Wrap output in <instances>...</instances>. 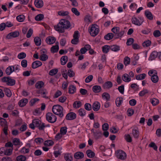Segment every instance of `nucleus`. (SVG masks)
<instances>
[{"instance_id":"obj_1","label":"nucleus","mask_w":161,"mask_h":161,"mask_svg":"<svg viewBox=\"0 0 161 161\" xmlns=\"http://www.w3.org/2000/svg\"><path fill=\"white\" fill-rule=\"evenodd\" d=\"M70 26L71 24L69 21L62 19L57 25L54 26V27L56 31L60 33H63L65 29H68Z\"/></svg>"},{"instance_id":"obj_2","label":"nucleus","mask_w":161,"mask_h":161,"mask_svg":"<svg viewBox=\"0 0 161 161\" xmlns=\"http://www.w3.org/2000/svg\"><path fill=\"white\" fill-rule=\"evenodd\" d=\"M52 110L53 113L55 114L59 115L61 118L63 116V108L60 105H54L52 108Z\"/></svg>"},{"instance_id":"obj_3","label":"nucleus","mask_w":161,"mask_h":161,"mask_svg":"<svg viewBox=\"0 0 161 161\" xmlns=\"http://www.w3.org/2000/svg\"><path fill=\"white\" fill-rule=\"evenodd\" d=\"M99 31L98 26L95 24L92 25L89 29L90 35L93 36H96L98 34Z\"/></svg>"},{"instance_id":"obj_4","label":"nucleus","mask_w":161,"mask_h":161,"mask_svg":"<svg viewBox=\"0 0 161 161\" xmlns=\"http://www.w3.org/2000/svg\"><path fill=\"white\" fill-rule=\"evenodd\" d=\"M1 80L3 82L6 83L7 84L8 86H13L15 83V80L9 77H3Z\"/></svg>"},{"instance_id":"obj_5","label":"nucleus","mask_w":161,"mask_h":161,"mask_svg":"<svg viewBox=\"0 0 161 161\" xmlns=\"http://www.w3.org/2000/svg\"><path fill=\"white\" fill-rule=\"evenodd\" d=\"M117 158L120 160H124L126 158V154L125 152L121 150H117L116 152Z\"/></svg>"},{"instance_id":"obj_6","label":"nucleus","mask_w":161,"mask_h":161,"mask_svg":"<svg viewBox=\"0 0 161 161\" xmlns=\"http://www.w3.org/2000/svg\"><path fill=\"white\" fill-rule=\"evenodd\" d=\"M47 121L51 123H54L56 121L57 118L55 115L51 113H48L46 115Z\"/></svg>"},{"instance_id":"obj_7","label":"nucleus","mask_w":161,"mask_h":161,"mask_svg":"<svg viewBox=\"0 0 161 161\" xmlns=\"http://www.w3.org/2000/svg\"><path fill=\"white\" fill-rule=\"evenodd\" d=\"M132 23L137 25H140L143 22V19L141 17H138V19H137L135 17L133 18L132 19Z\"/></svg>"},{"instance_id":"obj_8","label":"nucleus","mask_w":161,"mask_h":161,"mask_svg":"<svg viewBox=\"0 0 161 161\" xmlns=\"http://www.w3.org/2000/svg\"><path fill=\"white\" fill-rule=\"evenodd\" d=\"M76 117V114L73 112H70L67 114L66 116V118L67 120H73L75 119Z\"/></svg>"},{"instance_id":"obj_9","label":"nucleus","mask_w":161,"mask_h":161,"mask_svg":"<svg viewBox=\"0 0 161 161\" xmlns=\"http://www.w3.org/2000/svg\"><path fill=\"white\" fill-rule=\"evenodd\" d=\"M19 33L18 31L12 32L8 34L7 36L8 39H10L12 37H16L19 36Z\"/></svg>"},{"instance_id":"obj_10","label":"nucleus","mask_w":161,"mask_h":161,"mask_svg":"<svg viewBox=\"0 0 161 161\" xmlns=\"http://www.w3.org/2000/svg\"><path fill=\"white\" fill-rule=\"evenodd\" d=\"M46 41L48 44H51L55 42L56 38L54 37L50 36L46 38Z\"/></svg>"},{"instance_id":"obj_11","label":"nucleus","mask_w":161,"mask_h":161,"mask_svg":"<svg viewBox=\"0 0 161 161\" xmlns=\"http://www.w3.org/2000/svg\"><path fill=\"white\" fill-rule=\"evenodd\" d=\"M132 134L135 138H138L140 134L138 129L136 128V129H133L132 130Z\"/></svg>"},{"instance_id":"obj_12","label":"nucleus","mask_w":161,"mask_h":161,"mask_svg":"<svg viewBox=\"0 0 161 161\" xmlns=\"http://www.w3.org/2000/svg\"><path fill=\"white\" fill-rule=\"evenodd\" d=\"M42 64V63L41 61L38 60L32 63V67L33 69H35L41 66Z\"/></svg>"},{"instance_id":"obj_13","label":"nucleus","mask_w":161,"mask_h":161,"mask_svg":"<svg viewBox=\"0 0 161 161\" xmlns=\"http://www.w3.org/2000/svg\"><path fill=\"white\" fill-rule=\"evenodd\" d=\"M34 4L38 8H41L43 6V2L42 0H35Z\"/></svg>"},{"instance_id":"obj_14","label":"nucleus","mask_w":161,"mask_h":161,"mask_svg":"<svg viewBox=\"0 0 161 161\" xmlns=\"http://www.w3.org/2000/svg\"><path fill=\"white\" fill-rule=\"evenodd\" d=\"M100 108V104L97 102H95L92 105L93 109L95 111L99 110Z\"/></svg>"},{"instance_id":"obj_15","label":"nucleus","mask_w":161,"mask_h":161,"mask_svg":"<svg viewBox=\"0 0 161 161\" xmlns=\"http://www.w3.org/2000/svg\"><path fill=\"white\" fill-rule=\"evenodd\" d=\"M74 157L76 159H81L84 157V155L81 152H77L75 154Z\"/></svg>"},{"instance_id":"obj_16","label":"nucleus","mask_w":161,"mask_h":161,"mask_svg":"<svg viewBox=\"0 0 161 161\" xmlns=\"http://www.w3.org/2000/svg\"><path fill=\"white\" fill-rule=\"evenodd\" d=\"M151 79L152 81L154 83H156L158 82V77L156 72H154V74L152 76Z\"/></svg>"},{"instance_id":"obj_17","label":"nucleus","mask_w":161,"mask_h":161,"mask_svg":"<svg viewBox=\"0 0 161 161\" xmlns=\"http://www.w3.org/2000/svg\"><path fill=\"white\" fill-rule=\"evenodd\" d=\"M28 102V100L27 99H22L19 102L18 104L20 106L23 107L26 105Z\"/></svg>"},{"instance_id":"obj_18","label":"nucleus","mask_w":161,"mask_h":161,"mask_svg":"<svg viewBox=\"0 0 161 161\" xmlns=\"http://www.w3.org/2000/svg\"><path fill=\"white\" fill-rule=\"evenodd\" d=\"M76 91L75 86L73 85H70L69 87V93L70 94H73Z\"/></svg>"},{"instance_id":"obj_19","label":"nucleus","mask_w":161,"mask_h":161,"mask_svg":"<svg viewBox=\"0 0 161 161\" xmlns=\"http://www.w3.org/2000/svg\"><path fill=\"white\" fill-rule=\"evenodd\" d=\"M145 14L147 18L150 20L153 19V15L148 10H146L145 12Z\"/></svg>"},{"instance_id":"obj_20","label":"nucleus","mask_w":161,"mask_h":161,"mask_svg":"<svg viewBox=\"0 0 161 161\" xmlns=\"http://www.w3.org/2000/svg\"><path fill=\"white\" fill-rule=\"evenodd\" d=\"M158 56V53L156 51L153 52L151 54L149 58V60H153L154 59Z\"/></svg>"},{"instance_id":"obj_21","label":"nucleus","mask_w":161,"mask_h":161,"mask_svg":"<svg viewBox=\"0 0 161 161\" xmlns=\"http://www.w3.org/2000/svg\"><path fill=\"white\" fill-rule=\"evenodd\" d=\"M110 47V49L114 52H117L120 50L119 46L116 45L111 46Z\"/></svg>"},{"instance_id":"obj_22","label":"nucleus","mask_w":161,"mask_h":161,"mask_svg":"<svg viewBox=\"0 0 161 161\" xmlns=\"http://www.w3.org/2000/svg\"><path fill=\"white\" fill-rule=\"evenodd\" d=\"M13 149L12 148H6L4 147V154L5 155L10 156L12 153Z\"/></svg>"},{"instance_id":"obj_23","label":"nucleus","mask_w":161,"mask_h":161,"mask_svg":"<svg viewBox=\"0 0 161 161\" xmlns=\"http://www.w3.org/2000/svg\"><path fill=\"white\" fill-rule=\"evenodd\" d=\"M129 75L125 74H124L122 76L123 80L125 82H129L131 80V78L128 77Z\"/></svg>"},{"instance_id":"obj_24","label":"nucleus","mask_w":161,"mask_h":161,"mask_svg":"<svg viewBox=\"0 0 161 161\" xmlns=\"http://www.w3.org/2000/svg\"><path fill=\"white\" fill-rule=\"evenodd\" d=\"M92 90L94 92L98 93L101 92V88L100 86L96 85L93 87Z\"/></svg>"},{"instance_id":"obj_25","label":"nucleus","mask_w":161,"mask_h":161,"mask_svg":"<svg viewBox=\"0 0 161 161\" xmlns=\"http://www.w3.org/2000/svg\"><path fill=\"white\" fill-rule=\"evenodd\" d=\"M86 153L87 156L90 158H92L94 157L95 154L91 150H88L86 151Z\"/></svg>"},{"instance_id":"obj_26","label":"nucleus","mask_w":161,"mask_h":161,"mask_svg":"<svg viewBox=\"0 0 161 161\" xmlns=\"http://www.w3.org/2000/svg\"><path fill=\"white\" fill-rule=\"evenodd\" d=\"M34 42L37 46H39L41 44V38L39 37H36L34 39Z\"/></svg>"},{"instance_id":"obj_27","label":"nucleus","mask_w":161,"mask_h":161,"mask_svg":"<svg viewBox=\"0 0 161 161\" xmlns=\"http://www.w3.org/2000/svg\"><path fill=\"white\" fill-rule=\"evenodd\" d=\"M123 101V98L122 97H117L115 101L116 105L117 107H119Z\"/></svg>"},{"instance_id":"obj_28","label":"nucleus","mask_w":161,"mask_h":161,"mask_svg":"<svg viewBox=\"0 0 161 161\" xmlns=\"http://www.w3.org/2000/svg\"><path fill=\"white\" fill-rule=\"evenodd\" d=\"M57 44L55 46H53L51 48V52L53 53L57 52L59 49V47L58 46V42L56 43Z\"/></svg>"},{"instance_id":"obj_29","label":"nucleus","mask_w":161,"mask_h":161,"mask_svg":"<svg viewBox=\"0 0 161 161\" xmlns=\"http://www.w3.org/2000/svg\"><path fill=\"white\" fill-rule=\"evenodd\" d=\"M0 125L4 127L8 126L7 122L5 119L2 118H0Z\"/></svg>"},{"instance_id":"obj_30","label":"nucleus","mask_w":161,"mask_h":161,"mask_svg":"<svg viewBox=\"0 0 161 161\" xmlns=\"http://www.w3.org/2000/svg\"><path fill=\"white\" fill-rule=\"evenodd\" d=\"M68 61V57L66 56H64L62 57L61 58V64L62 65H65Z\"/></svg>"},{"instance_id":"obj_31","label":"nucleus","mask_w":161,"mask_h":161,"mask_svg":"<svg viewBox=\"0 0 161 161\" xmlns=\"http://www.w3.org/2000/svg\"><path fill=\"white\" fill-rule=\"evenodd\" d=\"M44 82L42 81H39L35 84V87L36 88L40 89L42 88L44 86Z\"/></svg>"},{"instance_id":"obj_32","label":"nucleus","mask_w":161,"mask_h":161,"mask_svg":"<svg viewBox=\"0 0 161 161\" xmlns=\"http://www.w3.org/2000/svg\"><path fill=\"white\" fill-rule=\"evenodd\" d=\"M110 46L108 45H105L102 47V50L103 53H107L109 49H110Z\"/></svg>"},{"instance_id":"obj_33","label":"nucleus","mask_w":161,"mask_h":161,"mask_svg":"<svg viewBox=\"0 0 161 161\" xmlns=\"http://www.w3.org/2000/svg\"><path fill=\"white\" fill-rule=\"evenodd\" d=\"M81 103L80 101H75L73 104V107L75 108H77L81 106Z\"/></svg>"},{"instance_id":"obj_34","label":"nucleus","mask_w":161,"mask_h":161,"mask_svg":"<svg viewBox=\"0 0 161 161\" xmlns=\"http://www.w3.org/2000/svg\"><path fill=\"white\" fill-rule=\"evenodd\" d=\"M113 86V84L111 81H107L106 82L104 85V88L109 89L111 88Z\"/></svg>"},{"instance_id":"obj_35","label":"nucleus","mask_w":161,"mask_h":161,"mask_svg":"<svg viewBox=\"0 0 161 161\" xmlns=\"http://www.w3.org/2000/svg\"><path fill=\"white\" fill-rule=\"evenodd\" d=\"M44 18V15L40 14L36 16L35 18V19L36 21H41Z\"/></svg>"},{"instance_id":"obj_36","label":"nucleus","mask_w":161,"mask_h":161,"mask_svg":"<svg viewBox=\"0 0 161 161\" xmlns=\"http://www.w3.org/2000/svg\"><path fill=\"white\" fill-rule=\"evenodd\" d=\"M119 28L118 27H114L112 28V31L115 34L114 36L115 37L117 35V33L119 32Z\"/></svg>"},{"instance_id":"obj_37","label":"nucleus","mask_w":161,"mask_h":161,"mask_svg":"<svg viewBox=\"0 0 161 161\" xmlns=\"http://www.w3.org/2000/svg\"><path fill=\"white\" fill-rule=\"evenodd\" d=\"M93 135L96 139H98L100 137L102 133L101 132L99 131H93Z\"/></svg>"},{"instance_id":"obj_38","label":"nucleus","mask_w":161,"mask_h":161,"mask_svg":"<svg viewBox=\"0 0 161 161\" xmlns=\"http://www.w3.org/2000/svg\"><path fill=\"white\" fill-rule=\"evenodd\" d=\"M146 75L145 74H142L136 76V79L137 80H141L144 79L146 77Z\"/></svg>"},{"instance_id":"obj_39","label":"nucleus","mask_w":161,"mask_h":161,"mask_svg":"<svg viewBox=\"0 0 161 161\" xmlns=\"http://www.w3.org/2000/svg\"><path fill=\"white\" fill-rule=\"evenodd\" d=\"M114 36V34L112 33H109L104 36V38L106 40H110Z\"/></svg>"},{"instance_id":"obj_40","label":"nucleus","mask_w":161,"mask_h":161,"mask_svg":"<svg viewBox=\"0 0 161 161\" xmlns=\"http://www.w3.org/2000/svg\"><path fill=\"white\" fill-rule=\"evenodd\" d=\"M64 158L66 161H72L73 158L69 154H65L64 156Z\"/></svg>"},{"instance_id":"obj_41","label":"nucleus","mask_w":161,"mask_h":161,"mask_svg":"<svg viewBox=\"0 0 161 161\" xmlns=\"http://www.w3.org/2000/svg\"><path fill=\"white\" fill-rule=\"evenodd\" d=\"M13 144L15 145H20V141L19 139L15 138L13 140Z\"/></svg>"},{"instance_id":"obj_42","label":"nucleus","mask_w":161,"mask_h":161,"mask_svg":"<svg viewBox=\"0 0 161 161\" xmlns=\"http://www.w3.org/2000/svg\"><path fill=\"white\" fill-rule=\"evenodd\" d=\"M102 97L104 99H106L107 101L109 100L110 96L109 94L107 92L103 93L102 95Z\"/></svg>"},{"instance_id":"obj_43","label":"nucleus","mask_w":161,"mask_h":161,"mask_svg":"<svg viewBox=\"0 0 161 161\" xmlns=\"http://www.w3.org/2000/svg\"><path fill=\"white\" fill-rule=\"evenodd\" d=\"M48 58V56L45 54H42L40 57V59L42 61H45Z\"/></svg>"},{"instance_id":"obj_44","label":"nucleus","mask_w":161,"mask_h":161,"mask_svg":"<svg viewBox=\"0 0 161 161\" xmlns=\"http://www.w3.org/2000/svg\"><path fill=\"white\" fill-rule=\"evenodd\" d=\"M79 114L81 117L84 116L86 114V111L83 108H80L78 111Z\"/></svg>"},{"instance_id":"obj_45","label":"nucleus","mask_w":161,"mask_h":161,"mask_svg":"<svg viewBox=\"0 0 161 161\" xmlns=\"http://www.w3.org/2000/svg\"><path fill=\"white\" fill-rule=\"evenodd\" d=\"M53 143V142L52 140H47L44 142V144L46 146H52Z\"/></svg>"},{"instance_id":"obj_46","label":"nucleus","mask_w":161,"mask_h":161,"mask_svg":"<svg viewBox=\"0 0 161 161\" xmlns=\"http://www.w3.org/2000/svg\"><path fill=\"white\" fill-rule=\"evenodd\" d=\"M58 14L60 16H67L69 14L68 12L67 11H59L58 13Z\"/></svg>"},{"instance_id":"obj_47","label":"nucleus","mask_w":161,"mask_h":161,"mask_svg":"<svg viewBox=\"0 0 161 161\" xmlns=\"http://www.w3.org/2000/svg\"><path fill=\"white\" fill-rule=\"evenodd\" d=\"M4 92L5 94L8 97H10L12 95L11 92L8 88H6L4 89Z\"/></svg>"},{"instance_id":"obj_48","label":"nucleus","mask_w":161,"mask_h":161,"mask_svg":"<svg viewBox=\"0 0 161 161\" xmlns=\"http://www.w3.org/2000/svg\"><path fill=\"white\" fill-rule=\"evenodd\" d=\"M16 19L19 22H23L25 19V16L22 14L20 15L17 17Z\"/></svg>"},{"instance_id":"obj_49","label":"nucleus","mask_w":161,"mask_h":161,"mask_svg":"<svg viewBox=\"0 0 161 161\" xmlns=\"http://www.w3.org/2000/svg\"><path fill=\"white\" fill-rule=\"evenodd\" d=\"M130 58L128 57H125L124 60V64L126 66L130 64Z\"/></svg>"},{"instance_id":"obj_50","label":"nucleus","mask_w":161,"mask_h":161,"mask_svg":"<svg viewBox=\"0 0 161 161\" xmlns=\"http://www.w3.org/2000/svg\"><path fill=\"white\" fill-rule=\"evenodd\" d=\"M26 159V157L23 155H19L17 157V161H25Z\"/></svg>"},{"instance_id":"obj_51","label":"nucleus","mask_w":161,"mask_h":161,"mask_svg":"<svg viewBox=\"0 0 161 161\" xmlns=\"http://www.w3.org/2000/svg\"><path fill=\"white\" fill-rule=\"evenodd\" d=\"M125 138L126 141L129 142H132V138L130 135L129 134L125 135Z\"/></svg>"},{"instance_id":"obj_52","label":"nucleus","mask_w":161,"mask_h":161,"mask_svg":"<svg viewBox=\"0 0 161 161\" xmlns=\"http://www.w3.org/2000/svg\"><path fill=\"white\" fill-rule=\"evenodd\" d=\"M43 139L40 137L37 138L35 139V142L38 144H41L43 142Z\"/></svg>"},{"instance_id":"obj_53","label":"nucleus","mask_w":161,"mask_h":161,"mask_svg":"<svg viewBox=\"0 0 161 161\" xmlns=\"http://www.w3.org/2000/svg\"><path fill=\"white\" fill-rule=\"evenodd\" d=\"M151 103L153 106H155L159 103V101L158 99L153 98L151 99Z\"/></svg>"},{"instance_id":"obj_54","label":"nucleus","mask_w":161,"mask_h":161,"mask_svg":"<svg viewBox=\"0 0 161 161\" xmlns=\"http://www.w3.org/2000/svg\"><path fill=\"white\" fill-rule=\"evenodd\" d=\"M67 128L66 127H63L61 128L60 130V133L63 135H65L67 132Z\"/></svg>"},{"instance_id":"obj_55","label":"nucleus","mask_w":161,"mask_h":161,"mask_svg":"<svg viewBox=\"0 0 161 161\" xmlns=\"http://www.w3.org/2000/svg\"><path fill=\"white\" fill-rule=\"evenodd\" d=\"M33 123L34 124L35 127H38L39 126V125L41 122L38 119H34L32 121Z\"/></svg>"},{"instance_id":"obj_56","label":"nucleus","mask_w":161,"mask_h":161,"mask_svg":"<svg viewBox=\"0 0 161 161\" xmlns=\"http://www.w3.org/2000/svg\"><path fill=\"white\" fill-rule=\"evenodd\" d=\"M58 72L57 69H53L51 70L49 72V74L50 75H53L56 74Z\"/></svg>"},{"instance_id":"obj_57","label":"nucleus","mask_w":161,"mask_h":161,"mask_svg":"<svg viewBox=\"0 0 161 161\" xmlns=\"http://www.w3.org/2000/svg\"><path fill=\"white\" fill-rule=\"evenodd\" d=\"M134 42V39L132 38H130L128 39L126 42V44L128 46H130L133 44Z\"/></svg>"},{"instance_id":"obj_58","label":"nucleus","mask_w":161,"mask_h":161,"mask_svg":"<svg viewBox=\"0 0 161 161\" xmlns=\"http://www.w3.org/2000/svg\"><path fill=\"white\" fill-rule=\"evenodd\" d=\"M151 42L150 40L146 41L143 43L142 45L144 47H148L151 44Z\"/></svg>"},{"instance_id":"obj_59","label":"nucleus","mask_w":161,"mask_h":161,"mask_svg":"<svg viewBox=\"0 0 161 161\" xmlns=\"http://www.w3.org/2000/svg\"><path fill=\"white\" fill-rule=\"evenodd\" d=\"M72 12L74 13L75 15L78 16L80 14V12L78 11L77 9L75 8H73L71 9Z\"/></svg>"},{"instance_id":"obj_60","label":"nucleus","mask_w":161,"mask_h":161,"mask_svg":"<svg viewBox=\"0 0 161 161\" xmlns=\"http://www.w3.org/2000/svg\"><path fill=\"white\" fill-rule=\"evenodd\" d=\"M26 56V54L23 52L19 53L18 56V58L19 59H22L25 58Z\"/></svg>"},{"instance_id":"obj_61","label":"nucleus","mask_w":161,"mask_h":161,"mask_svg":"<svg viewBox=\"0 0 161 161\" xmlns=\"http://www.w3.org/2000/svg\"><path fill=\"white\" fill-rule=\"evenodd\" d=\"M153 35L155 37H158L161 35V33L159 30H155L154 31Z\"/></svg>"},{"instance_id":"obj_62","label":"nucleus","mask_w":161,"mask_h":161,"mask_svg":"<svg viewBox=\"0 0 161 161\" xmlns=\"http://www.w3.org/2000/svg\"><path fill=\"white\" fill-rule=\"evenodd\" d=\"M93 78L92 75H90L88 76L86 79L85 81L86 83H89L92 80Z\"/></svg>"},{"instance_id":"obj_63","label":"nucleus","mask_w":161,"mask_h":161,"mask_svg":"<svg viewBox=\"0 0 161 161\" xmlns=\"http://www.w3.org/2000/svg\"><path fill=\"white\" fill-rule=\"evenodd\" d=\"M85 108L88 111H90L92 109L91 105L89 103H86L85 105Z\"/></svg>"},{"instance_id":"obj_64","label":"nucleus","mask_w":161,"mask_h":161,"mask_svg":"<svg viewBox=\"0 0 161 161\" xmlns=\"http://www.w3.org/2000/svg\"><path fill=\"white\" fill-rule=\"evenodd\" d=\"M148 92V91L147 89H145L141 91L139 93L140 96L142 97Z\"/></svg>"}]
</instances>
